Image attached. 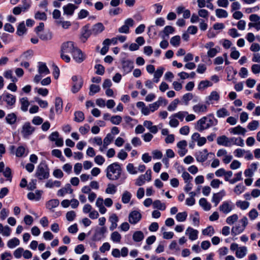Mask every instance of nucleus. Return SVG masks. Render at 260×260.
Segmentation results:
<instances>
[{
    "instance_id": "60",
    "label": "nucleus",
    "mask_w": 260,
    "mask_h": 260,
    "mask_svg": "<svg viewBox=\"0 0 260 260\" xmlns=\"http://www.w3.org/2000/svg\"><path fill=\"white\" fill-rule=\"evenodd\" d=\"M39 37L42 40L48 41L51 39L52 35L50 32H46L40 34Z\"/></svg>"
},
{
    "instance_id": "46",
    "label": "nucleus",
    "mask_w": 260,
    "mask_h": 260,
    "mask_svg": "<svg viewBox=\"0 0 260 260\" xmlns=\"http://www.w3.org/2000/svg\"><path fill=\"white\" fill-rule=\"evenodd\" d=\"M171 44L174 47H178L180 44V37L179 36H175L170 40Z\"/></svg>"
},
{
    "instance_id": "59",
    "label": "nucleus",
    "mask_w": 260,
    "mask_h": 260,
    "mask_svg": "<svg viewBox=\"0 0 260 260\" xmlns=\"http://www.w3.org/2000/svg\"><path fill=\"white\" fill-rule=\"evenodd\" d=\"M242 173L241 171L236 173L235 175V177L234 178L231 179L230 181H229V182L231 184H234L239 181L242 180L243 179L242 177Z\"/></svg>"
},
{
    "instance_id": "25",
    "label": "nucleus",
    "mask_w": 260,
    "mask_h": 260,
    "mask_svg": "<svg viewBox=\"0 0 260 260\" xmlns=\"http://www.w3.org/2000/svg\"><path fill=\"white\" fill-rule=\"evenodd\" d=\"M230 146L235 145L243 147L244 145V140L241 138L232 137L230 138Z\"/></svg>"
},
{
    "instance_id": "3",
    "label": "nucleus",
    "mask_w": 260,
    "mask_h": 260,
    "mask_svg": "<svg viewBox=\"0 0 260 260\" xmlns=\"http://www.w3.org/2000/svg\"><path fill=\"white\" fill-rule=\"evenodd\" d=\"M77 48L75 47L74 43L71 41L65 42L62 44L61 49V58L67 62L70 61V57L68 54H72Z\"/></svg>"
},
{
    "instance_id": "8",
    "label": "nucleus",
    "mask_w": 260,
    "mask_h": 260,
    "mask_svg": "<svg viewBox=\"0 0 260 260\" xmlns=\"http://www.w3.org/2000/svg\"><path fill=\"white\" fill-rule=\"evenodd\" d=\"M142 218V214L138 210L131 211L128 215V221L132 224H137Z\"/></svg>"
},
{
    "instance_id": "34",
    "label": "nucleus",
    "mask_w": 260,
    "mask_h": 260,
    "mask_svg": "<svg viewBox=\"0 0 260 260\" xmlns=\"http://www.w3.org/2000/svg\"><path fill=\"white\" fill-rule=\"evenodd\" d=\"M110 238L113 242L119 243L121 242V236L118 232L115 231L111 233Z\"/></svg>"
},
{
    "instance_id": "35",
    "label": "nucleus",
    "mask_w": 260,
    "mask_h": 260,
    "mask_svg": "<svg viewBox=\"0 0 260 260\" xmlns=\"http://www.w3.org/2000/svg\"><path fill=\"white\" fill-rule=\"evenodd\" d=\"M132 194L128 191H124L122 194L121 200L123 203L127 204L131 200Z\"/></svg>"
},
{
    "instance_id": "1",
    "label": "nucleus",
    "mask_w": 260,
    "mask_h": 260,
    "mask_svg": "<svg viewBox=\"0 0 260 260\" xmlns=\"http://www.w3.org/2000/svg\"><path fill=\"white\" fill-rule=\"evenodd\" d=\"M106 172V176L109 180H116L120 177L122 169L118 162H114L107 167Z\"/></svg>"
},
{
    "instance_id": "24",
    "label": "nucleus",
    "mask_w": 260,
    "mask_h": 260,
    "mask_svg": "<svg viewBox=\"0 0 260 260\" xmlns=\"http://www.w3.org/2000/svg\"><path fill=\"white\" fill-rule=\"evenodd\" d=\"M3 100L6 102L8 106H13L16 102L15 96L10 93H7L4 97Z\"/></svg>"
},
{
    "instance_id": "22",
    "label": "nucleus",
    "mask_w": 260,
    "mask_h": 260,
    "mask_svg": "<svg viewBox=\"0 0 260 260\" xmlns=\"http://www.w3.org/2000/svg\"><path fill=\"white\" fill-rule=\"evenodd\" d=\"M76 9H77V7L74 5L69 4L63 7V13L67 15H72Z\"/></svg>"
},
{
    "instance_id": "38",
    "label": "nucleus",
    "mask_w": 260,
    "mask_h": 260,
    "mask_svg": "<svg viewBox=\"0 0 260 260\" xmlns=\"http://www.w3.org/2000/svg\"><path fill=\"white\" fill-rule=\"evenodd\" d=\"M244 230V227L240 225H236L233 227L232 229V235L233 236H236L242 233Z\"/></svg>"
},
{
    "instance_id": "40",
    "label": "nucleus",
    "mask_w": 260,
    "mask_h": 260,
    "mask_svg": "<svg viewBox=\"0 0 260 260\" xmlns=\"http://www.w3.org/2000/svg\"><path fill=\"white\" fill-rule=\"evenodd\" d=\"M230 115L228 111L224 108H221L217 111L216 115L218 117H224L225 116H228Z\"/></svg>"
},
{
    "instance_id": "62",
    "label": "nucleus",
    "mask_w": 260,
    "mask_h": 260,
    "mask_svg": "<svg viewBox=\"0 0 260 260\" xmlns=\"http://www.w3.org/2000/svg\"><path fill=\"white\" fill-rule=\"evenodd\" d=\"M66 218L69 221H72L74 220L76 216V214L75 211H68L66 213Z\"/></svg>"
},
{
    "instance_id": "53",
    "label": "nucleus",
    "mask_w": 260,
    "mask_h": 260,
    "mask_svg": "<svg viewBox=\"0 0 260 260\" xmlns=\"http://www.w3.org/2000/svg\"><path fill=\"white\" fill-rule=\"evenodd\" d=\"M236 205L242 210H246L248 208L249 203L246 201H239L236 202Z\"/></svg>"
},
{
    "instance_id": "42",
    "label": "nucleus",
    "mask_w": 260,
    "mask_h": 260,
    "mask_svg": "<svg viewBox=\"0 0 260 260\" xmlns=\"http://www.w3.org/2000/svg\"><path fill=\"white\" fill-rule=\"evenodd\" d=\"M113 138L111 134L109 133L106 135L103 141L104 148H107V146L111 143Z\"/></svg>"
},
{
    "instance_id": "16",
    "label": "nucleus",
    "mask_w": 260,
    "mask_h": 260,
    "mask_svg": "<svg viewBox=\"0 0 260 260\" xmlns=\"http://www.w3.org/2000/svg\"><path fill=\"white\" fill-rule=\"evenodd\" d=\"M193 112L197 114L205 113L207 111V106L201 103H199L192 107Z\"/></svg>"
},
{
    "instance_id": "18",
    "label": "nucleus",
    "mask_w": 260,
    "mask_h": 260,
    "mask_svg": "<svg viewBox=\"0 0 260 260\" xmlns=\"http://www.w3.org/2000/svg\"><path fill=\"white\" fill-rule=\"evenodd\" d=\"M73 191V189L70 184H67L65 186L57 191V195L58 197H63L66 193H72Z\"/></svg>"
},
{
    "instance_id": "41",
    "label": "nucleus",
    "mask_w": 260,
    "mask_h": 260,
    "mask_svg": "<svg viewBox=\"0 0 260 260\" xmlns=\"http://www.w3.org/2000/svg\"><path fill=\"white\" fill-rule=\"evenodd\" d=\"M153 207L154 208H157L160 210H164L166 209V205L164 203H162L160 201L155 200L153 203Z\"/></svg>"
},
{
    "instance_id": "5",
    "label": "nucleus",
    "mask_w": 260,
    "mask_h": 260,
    "mask_svg": "<svg viewBox=\"0 0 260 260\" xmlns=\"http://www.w3.org/2000/svg\"><path fill=\"white\" fill-rule=\"evenodd\" d=\"M73 86L72 91L75 93L78 92L82 87L83 80L81 77L78 76H74L72 77Z\"/></svg>"
},
{
    "instance_id": "39",
    "label": "nucleus",
    "mask_w": 260,
    "mask_h": 260,
    "mask_svg": "<svg viewBox=\"0 0 260 260\" xmlns=\"http://www.w3.org/2000/svg\"><path fill=\"white\" fill-rule=\"evenodd\" d=\"M4 77L7 79H10L13 82L17 81V79L13 76V72L12 70H8L4 72Z\"/></svg>"
},
{
    "instance_id": "45",
    "label": "nucleus",
    "mask_w": 260,
    "mask_h": 260,
    "mask_svg": "<svg viewBox=\"0 0 260 260\" xmlns=\"http://www.w3.org/2000/svg\"><path fill=\"white\" fill-rule=\"evenodd\" d=\"M55 110L56 112H60L62 108V101L59 98L55 99Z\"/></svg>"
},
{
    "instance_id": "61",
    "label": "nucleus",
    "mask_w": 260,
    "mask_h": 260,
    "mask_svg": "<svg viewBox=\"0 0 260 260\" xmlns=\"http://www.w3.org/2000/svg\"><path fill=\"white\" fill-rule=\"evenodd\" d=\"M110 121L113 124L118 125L121 122L122 118L119 115L113 116L111 117Z\"/></svg>"
},
{
    "instance_id": "49",
    "label": "nucleus",
    "mask_w": 260,
    "mask_h": 260,
    "mask_svg": "<svg viewBox=\"0 0 260 260\" xmlns=\"http://www.w3.org/2000/svg\"><path fill=\"white\" fill-rule=\"evenodd\" d=\"M22 5L21 7L23 9V12L27 11L30 7L31 1L30 0H22Z\"/></svg>"
},
{
    "instance_id": "36",
    "label": "nucleus",
    "mask_w": 260,
    "mask_h": 260,
    "mask_svg": "<svg viewBox=\"0 0 260 260\" xmlns=\"http://www.w3.org/2000/svg\"><path fill=\"white\" fill-rule=\"evenodd\" d=\"M20 241L18 239L14 238L8 241L7 246L10 248H14L19 245Z\"/></svg>"
},
{
    "instance_id": "29",
    "label": "nucleus",
    "mask_w": 260,
    "mask_h": 260,
    "mask_svg": "<svg viewBox=\"0 0 260 260\" xmlns=\"http://www.w3.org/2000/svg\"><path fill=\"white\" fill-rule=\"evenodd\" d=\"M199 205L206 211L210 210L211 208V204L204 198L199 200Z\"/></svg>"
},
{
    "instance_id": "28",
    "label": "nucleus",
    "mask_w": 260,
    "mask_h": 260,
    "mask_svg": "<svg viewBox=\"0 0 260 260\" xmlns=\"http://www.w3.org/2000/svg\"><path fill=\"white\" fill-rule=\"evenodd\" d=\"M144 238L143 233L141 231H137L134 233L133 235V239L136 242L142 241Z\"/></svg>"
},
{
    "instance_id": "57",
    "label": "nucleus",
    "mask_w": 260,
    "mask_h": 260,
    "mask_svg": "<svg viewBox=\"0 0 260 260\" xmlns=\"http://www.w3.org/2000/svg\"><path fill=\"white\" fill-rule=\"evenodd\" d=\"M35 18L37 20H46L47 15L45 12H37L35 15Z\"/></svg>"
},
{
    "instance_id": "6",
    "label": "nucleus",
    "mask_w": 260,
    "mask_h": 260,
    "mask_svg": "<svg viewBox=\"0 0 260 260\" xmlns=\"http://www.w3.org/2000/svg\"><path fill=\"white\" fill-rule=\"evenodd\" d=\"M151 171L148 170L145 174L141 175L136 180L135 184L137 186H142L143 185L146 181H150L151 180Z\"/></svg>"
},
{
    "instance_id": "56",
    "label": "nucleus",
    "mask_w": 260,
    "mask_h": 260,
    "mask_svg": "<svg viewBox=\"0 0 260 260\" xmlns=\"http://www.w3.org/2000/svg\"><path fill=\"white\" fill-rule=\"evenodd\" d=\"M202 233L204 235L211 236L214 234V230L212 226H209L203 230Z\"/></svg>"
},
{
    "instance_id": "64",
    "label": "nucleus",
    "mask_w": 260,
    "mask_h": 260,
    "mask_svg": "<svg viewBox=\"0 0 260 260\" xmlns=\"http://www.w3.org/2000/svg\"><path fill=\"white\" fill-rule=\"evenodd\" d=\"M175 31V29L171 26H166L163 30V32L166 36H169V34H172Z\"/></svg>"
},
{
    "instance_id": "43",
    "label": "nucleus",
    "mask_w": 260,
    "mask_h": 260,
    "mask_svg": "<svg viewBox=\"0 0 260 260\" xmlns=\"http://www.w3.org/2000/svg\"><path fill=\"white\" fill-rule=\"evenodd\" d=\"M187 216V213L186 212H179L176 215V219L179 222L184 221Z\"/></svg>"
},
{
    "instance_id": "4",
    "label": "nucleus",
    "mask_w": 260,
    "mask_h": 260,
    "mask_svg": "<svg viewBox=\"0 0 260 260\" xmlns=\"http://www.w3.org/2000/svg\"><path fill=\"white\" fill-rule=\"evenodd\" d=\"M35 176L39 180L47 179L49 176V169L45 163H40L38 166Z\"/></svg>"
},
{
    "instance_id": "26",
    "label": "nucleus",
    "mask_w": 260,
    "mask_h": 260,
    "mask_svg": "<svg viewBox=\"0 0 260 260\" xmlns=\"http://www.w3.org/2000/svg\"><path fill=\"white\" fill-rule=\"evenodd\" d=\"M5 119L7 123L13 125L16 123L17 116L15 113H11L7 115Z\"/></svg>"
},
{
    "instance_id": "31",
    "label": "nucleus",
    "mask_w": 260,
    "mask_h": 260,
    "mask_svg": "<svg viewBox=\"0 0 260 260\" xmlns=\"http://www.w3.org/2000/svg\"><path fill=\"white\" fill-rule=\"evenodd\" d=\"M59 202L57 199H52L49 201L46 204V208L49 210L56 208L59 205Z\"/></svg>"
},
{
    "instance_id": "44",
    "label": "nucleus",
    "mask_w": 260,
    "mask_h": 260,
    "mask_svg": "<svg viewBox=\"0 0 260 260\" xmlns=\"http://www.w3.org/2000/svg\"><path fill=\"white\" fill-rule=\"evenodd\" d=\"M215 13L216 16L218 18H226L228 16V13L226 11L221 9H216Z\"/></svg>"
},
{
    "instance_id": "63",
    "label": "nucleus",
    "mask_w": 260,
    "mask_h": 260,
    "mask_svg": "<svg viewBox=\"0 0 260 260\" xmlns=\"http://www.w3.org/2000/svg\"><path fill=\"white\" fill-rule=\"evenodd\" d=\"M25 151V148L22 146L18 147L16 150L15 154L17 157H22L24 154Z\"/></svg>"
},
{
    "instance_id": "33",
    "label": "nucleus",
    "mask_w": 260,
    "mask_h": 260,
    "mask_svg": "<svg viewBox=\"0 0 260 260\" xmlns=\"http://www.w3.org/2000/svg\"><path fill=\"white\" fill-rule=\"evenodd\" d=\"M85 119L84 113L80 111L74 113V121L77 122H82Z\"/></svg>"
},
{
    "instance_id": "13",
    "label": "nucleus",
    "mask_w": 260,
    "mask_h": 260,
    "mask_svg": "<svg viewBox=\"0 0 260 260\" xmlns=\"http://www.w3.org/2000/svg\"><path fill=\"white\" fill-rule=\"evenodd\" d=\"M219 209L223 213L227 214L233 210V206L231 202L224 201L219 207Z\"/></svg>"
},
{
    "instance_id": "12",
    "label": "nucleus",
    "mask_w": 260,
    "mask_h": 260,
    "mask_svg": "<svg viewBox=\"0 0 260 260\" xmlns=\"http://www.w3.org/2000/svg\"><path fill=\"white\" fill-rule=\"evenodd\" d=\"M219 99V94L216 91H213L206 98V103L208 105L212 104L214 102H218Z\"/></svg>"
},
{
    "instance_id": "7",
    "label": "nucleus",
    "mask_w": 260,
    "mask_h": 260,
    "mask_svg": "<svg viewBox=\"0 0 260 260\" xmlns=\"http://www.w3.org/2000/svg\"><path fill=\"white\" fill-rule=\"evenodd\" d=\"M35 129V127L31 126L30 122H26L22 125L21 133L23 137L26 138L32 135Z\"/></svg>"
},
{
    "instance_id": "9",
    "label": "nucleus",
    "mask_w": 260,
    "mask_h": 260,
    "mask_svg": "<svg viewBox=\"0 0 260 260\" xmlns=\"http://www.w3.org/2000/svg\"><path fill=\"white\" fill-rule=\"evenodd\" d=\"M187 142L186 140L180 141L177 144V147L178 148V153L180 156L182 157L187 153Z\"/></svg>"
},
{
    "instance_id": "23",
    "label": "nucleus",
    "mask_w": 260,
    "mask_h": 260,
    "mask_svg": "<svg viewBox=\"0 0 260 260\" xmlns=\"http://www.w3.org/2000/svg\"><path fill=\"white\" fill-rule=\"evenodd\" d=\"M38 64V72L40 74L47 75L50 73L49 70L45 63L39 62Z\"/></svg>"
},
{
    "instance_id": "21",
    "label": "nucleus",
    "mask_w": 260,
    "mask_h": 260,
    "mask_svg": "<svg viewBox=\"0 0 260 260\" xmlns=\"http://www.w3.org/2000/svg\"><path fill=\"white\" fill-rule=\"evenodd\" d=\"M91 35H92L91 30H89L88 26L86 25L83 28V31L81 36L80 37V40L82 42L84 43Z\"/></svg>"
},
{
    "instance_id": "20",
    "label": "nucleus",
    "mask_w": 260,
    "mask_h": 260,
    "mask_svg": "<svg viewBox=\"0 0 260 260\" xmlns=\"http://www.w3.org/2000/svg\"><path fill=\"white\" fill-rule=\"evenodd\" d=\"M229 131L231 133L234 135H245L246 129L242 127L241 125H239L236 127L231 128L229 129Z\"/></svg>"
},
{
    "instance_id": "50",
    "label": "nucleus",
    "mask_w": 260,
    "mask_h": 260,
    "mask_svg": "<svg viewBox=\"0 0 260 260\" xmlns=\"http://www.w3.org/2000/svg\"><path fill=\"white\" fill-rule=\"evenodd\" d=\"M25 26L24 23L22 22L17 27V34L19 36H22L25 33Z\"/></svg>"
},
{
    "instance_id": "2",
    "label": "nucleus",
    "mask_w": 260,
    "mask_h": 260,
    "mask_svg": "<svg viewBox=\"0 0 260 260\" xmlns=\"http://www.w3.org/2000/svg\"><path fill=\"white\" fill-rule=\"evenodd\" d=\"M217 123V120L214 117L204 116L197 121L196 129L199 132H202Z\"/></svg>"
},
{
    "instance_id": "37",
    "label": "nucleus",
    "mask_w": 260,
    "mask_h": 260,
    "mask_svg": "<svg viewBox=\"0 0 260 260\" xmlns=\"http://www.w3.org/2000/svg\"><path fill=\"white\" fill-rule=\"evenodd\" d=\"M100 89L101 88L99 85L91 84L89 87V95L92 96L94 94L99 92L100 91Z\"/></svg>"
},
{
    "instance_id": "15",
    "label": "nucleus",
    "mask_w": 260,
    "mask_h": 260,
    "mask_svg": "<svg viewBox=\"0 0 260 260\" xmlns=\"http://www.w3.org/2000/svg\"><path fill=\"white\" fill-rule=\"evenodd\" d=\"M105 26L103 23L99 22L93 25L90 30L92 35H97L103 32Z\"/></svg>"
},
{
    "instance_id": "32",
    "label": "nucleus",
    "mask_w": 260,
    "mask_h": 260,
    "mask_svg": "<svg viewBox=\"0 0 260 260\" xmlns=\"http://www.w3.org/2000/svg\"><path fill=\"white\" fill-rule=\"evenodd\" d=\"M21 104V109L24 112H26L28 110L29 103L27 98H22L20 100Z\"/></svg>"
},
{
    "instance_id": "52",
    "label": "nucleus",
    "mask_w": 260,
    "mask_h": 260,
    "mask_svg": "<svg viewBox=\"0 0 260 260\" xmlns=\"http://www.w3.org/2000/svg\"><path fill=\"white\" fill-rule=\"evenodd\" d=\"M180 101L178 99H175L168 107L167 109L169 111H173L176 109Z\"/></svg>"
},
{
    "instance_id": "51",
    "label": "nucleus",
    "mask_w": 260,
    "mask_h": 260,
    "mask_svg": "<svg viewBox=\"0 0 260 260\" xmlns=\"http://www.w3.org/2000/svg\"><path fill=\"white\" fill-rule=\"evenodd\" d=\"M126 170L131 174L135 175L138 173L137 169L131 163L128 164L126 166Z\"/></svg>"
},
{
    "instance_id": "27",
    "label": "nucleus",
    "mask_w": 260,
    "mask_h": 260,
    "mask_svg": "<svg viewBox=\"0 0 260 260\" xmlns=\"http://www.w3.org/2000/svg\"><path fill=\"white\" fill-rule=\"evenodd\" d=\"M247 249L245 246L239 247L237 250L236 251V256L239 258L244 257L247 253Z\"/></svg>"
},
{
    "instance_id": "17",
    "label": "nucleus",
    "mask_w": 260,
    "mask_h": 260,
    "mask_svg": "<svg viewBox=\"0 0 260 260\" xmlns=\"http://www.w3.org/2000/svg\"><path fill=\"white\" fill-rule=\"evenodd\" d=\"M198 231L192 228L188 227L185 232V234L188 236L189 239L193 241L198 239Z\"/></svg>"
},
{
    "instance_id": "47",
    "label": "nucleus",
    "mask_w": 260,
    "mask_h": 260,
    "mask_svg": "<svg viewBox=\"0 0 260 260\" xmlns=\"http://www.w3.org/2000/svg\"><path fill=\"white\" fill-rule=\"evenodd\" d=\"M116 186L113 184H108L105 192L108 194H114L116 192Z\"/></svg>"
},
{
    "instance_id": "14",
    "label": "nucleus",
    "mask_w": 260,
    "mask_h": 260,
    "mask_svg": "<svg viewBox=\"0 0 260 260\" xmlns=\"http://www.w3.org/2000/svg\"><path fill=\"white\" fill-rule=\"evenodd\" d=\"M73 59L78 63L82 62L85 59V55L83 54L81 50L77 48L72 54Z\"/></svg>"
},
{
    "instance_id": "19",
    "label": "nucleus",
    "mask_w": 260,
    "mask_h": 260,
    "mask_svg": "<svg viewBox=\"0 0 260 260\" xmlns=\"http://www.w3.org/2000/svg\"><path fill=\"white\" fill-rule=\"evenodd\" d=\"M217 143L219 145L223 146L225 147H230V138L225 135L218 137L217 138Z\"/></svg>"
},
{
    "instance_id": "54",
    "label": "nucleus",
    "mask_w": 260,
    "mask_h": 260,
    "mask_svg": "<svg viewBox=\"0 0 260 260\" xmlns=\"http://www.w3.org/2000/svg\"><path fill=\"white\" fill-rule=\"evenodd\" d=\"M212 84L210 82V81L208 80L202 81L200 82L198 85V89L199 90L204 89L205 88L211 86Z\"/></svg>"
},
{
    "instance_id": "55",
    "label": "nucleus",
    "mask_w": 260,
    "mask_h": 260,
    "mask_svg": "<svg viewBox=\"0 0 260 260\" xmlns=\"http://www.w3.org/2000/svg\"><path fill=\"white\" fill-rule=\"evenodd\" d=\"M238 219V216L237 214H234L229 217H228L226 219V222L229 224H233L236 221H237Z\"/></svg>"
},
{
    "instance_id": "48",
    "label": "nucleus",
    "mask_w": 260,
    "mask_h": 260,
    "mask_svg": "<svg viewBox=\"0 0 260 260\" xmlns=\"http://www.w3.org/2000/svg\"><path fill=\"white\" fill-rule=\"evenodd\" d=\"M259 126V122L257 120H253L249 122L247 125V128L250 131H255Z\"/></svg>"
},
{
    "instance_id": "11",
    "label": "nucleus",
    "mask_w": 260,
    "mask_h": 260,
    "mask_svg": "<svg viewBox=\"0 0 260 260\" xmlns=\"http://www.w3.org/2000/svg\"><path fill=\"white\" fill-rule=\"evenodd\" d=\"M209 154L207 149H205L196 152L195 157L198 161L203 162L207 160Z\"/></svg>"
},
{
    "instance_id": "10",
    "label": "nucleus",
    "mask_w": 260,
    "mask_h": 260,
    "mask_svg": "<svg viewBox=\"0 0 260 260\" xmlns=\"http://www.w3.org/2000/svg\"><path fill=\"white\" fill-rule=\"evenodd\" d=\"M122 69L125 74L130 73L134 68V62L130 60L121 61Z\"/></svg>"
},
{
    "instance_id": "30",
    "label": "nucleus",
    "mask_w": 260,
    "mask_h": 260,
    "mask_svg": "<svg viewBox=\"0 0 260 260\" xmlns=\"http://www.w3.org/2000/svg\"><path fill=\"white\" fill-rule=\"evenodd\" d=\"M61 182L59 181L55 180L52 181V180H49L45 184V186L47 188H53L54 187H59L61 186Z\"/></svg>"
},
{
    "instance_id": "58",
    "label": "nucleus",
    "mask_w": 260,
    "mask_h": 260,
    "mask_svg": "<svg viewBox=\"0 0 260 260\" xmlns=\"http://www.w3.org/2000/svg\"><path fill=\"white\" fill-rule=\"evenodd\" d=\"M245 187L242 184H239L236 186L234 188V192L237 194L242 193L245 190Z\"/></svg>"
}]
</instances>
